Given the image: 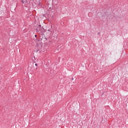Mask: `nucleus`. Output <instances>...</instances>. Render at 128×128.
<instances>
[{"mask_svg": "<svg viewBox=\"0 0 128 128\" xmlns=\"http://www.w3.org/2000/svg\"><path fill=\"white\" fill-rule=\"evenodd\" d=\"M37 36L36 34L35 35V38H36Z\"/></svg>", "mask_w": 128, "mask_h": 128, "instance_id": "4", "label": "nucleus"}, {"mask_svg": "<svg viewBox=\"0 0 128 128\" xmlns=\"http://www.w3.org/2000/svg\"><path fill=\"white\" fill-rule=\"evenodd\" d=\"M35 66H38V64H35Z\"/></svg>", "mask_w": 128, "mask_h": 128, "instance_id": "3", "label": "nucleus"}, {"mask_svg": "<svg viewBox=\"0 0 128 128\" xmlns=\"http://www.w3.org/2000/svg\"><path fill=\"white\" fill-rule=\"evenodd\" d=\"M44 28L41 25H39L36 28V32H42Z\"/></svg>", "mask_w": 128, "mask_h": 128, "instance_id": "1", "label": "nucleus"}, {"mask_svg": "<svg viewBox=\"0 0 128 128\" xmlns=\"http://www.w3.org/2000/svg\"><path fill=\"white\" fill-rule=\"evenodd\" d=\"M46 40V38H45Z\"/></svg>", "mask_w": 128, "mask_h": 128, "instance_id": "7", "label": "nucleus"}, {"mask_svg": "<svg viewBox=\"0 0 128 128\" xmlns=\"http://www.w3.org/2000/svg\"><path fill=\"white\" fill-rule=\"evenodd\" d=\"M22 4H24V2L26 3L28 2V1L26 0H22Z\"/></svg>", "mask_w": 128, "mask_h": 128, "instance_id": "2", "label": "nucleus"}, {"mask_svg": "<svg viewBox=\"0 0 128 128\" xmlns=\"http://www.w3.org/2000/svg\"><path fill=\"white\" fill-rule=\"evenodd\" d=\"M36 68V70H38V68H36H36Z\"/></svg>", "mask_w": 128, "mask_h": 128, "instance_id": "5", "label": "nucleus"}, {"mask_svg": "<svg viewBox=\"0 0 128 128\" xmlns=\"http://www.w3.org/2000/svg\"><path fill=\"white\" fill-rule=\"evenodd\" d=\"M72 80H74V78H72Z\"/></svg>", "mask_w": 128, "mask_h": 128, "instance_id": "6", "label": "nucleus"}]
</instances>
